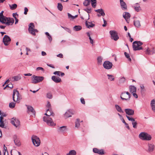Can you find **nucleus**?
Returning a JSON list of instances; mask_svg holds the SVG:
<instances>
[{"label": "nucleus", "instance_id": "nucleus-53", "mask_svg": "<svg viewBox=\"0 0 155 155\" xmlns=\"http://www.w3.org/2000/svg\"><path fill=\"white\" fill-rule=\"evenodd\" d=\"M126 117L129 120L131 121H134V119L133 118L130 117L127 115H126Z\"/></svg>", "mask_w": 155, "mask_h": 155}, {"label": "nucleus", "instance_id": "nucleus-23", "mask_svg": "<svg viewBox=\"0 0 155 155\" xmlns=\"http://www.w3.org/2000/svg\"><path fill=\"white\" fill-rule=\"evenodd\" d=\"M150 105L152 110L154 112H155V100L153 99L151 101L150 103Z\"/></svg>", "mask_w": 155, "mask_h": 155}, {"label": "nucleus", "instance_id": "nucleus-16", "mask_svg": "<svg viewBox=\"0 0 155 155\" xmlns=\"http://www.w3.org/2000/svg\"><path fill=\"white\" fill-rule=\"evenodd\" d=\"M124 110L127 114L133 115L134 114V111L131 109H125Z\"/></svg>", "mask_w": 155, "mask_h": 155}, {"label": "nucleus", "instance_id": "nucleus-8", "mask_svg": "<svg viewBox=\"0 0 155 155\" xmlns=\"http://www.w3.org/2000/svg\"><path fill=\"white\" fill-rule=\"evenodd\" d=\"M104 68L106 69H110L112 68V63L109 61H105L103 64Z\"/></svg>", "mask_w": 155, "mask_h": 155}, {"label": "nucleus", "instance_id": "nucleus-3", "mask_svg": "<svg viewBox=\"0 0 155 155\" xmlns=\"http://www.w3.org/2000/svg\"><path fill=\"white\" fill-rule=\"evenodd\" d=\"M143 45V43L140 41H135L133 43V48L134 51L140 50L143 49V48L140 47Z\"/></svg>", "mask_w": 155, "mask_h": 155}, {"label": "nucleus", "instance_id": "nucleus-56", "mask_svg": "<svg viewBox=\"0 0 155 155\" xmlns=\"http://www.w3.org/2000/svg\"><path fill=\"white\" fill-rule=\"evenodd\" d=\"M36 70L37 71H39V70H41V71H44V68L42 67H37L36 69Z\"/></svg>", "mask_w": 155, "mask_h": 155}, {"label": "nucleus", "instance_id": "nucleus-62", "mask_svg": "<svg viewBox=\"0 0 155 155\" xmlns=\"http://www.w3.org/2000/svg\"><path fill=\"white\" fill-rule=\"evenodd\" d=\"M140 87L141 90V91H144V86L143 85H140Z\"/></svg>", "mask_w": 155, "mask_h": 155}, {"label": "nucleus", "instance_id": "nucleus-36", "mask_svg": "<svg viewBox=\"0 0 155 155\" xmlns=\"http://www.w3.org/2000/svg\"><path fill=\"white\" fill-rule=\"evenodd\" d=\"M45 35L47 36V37L49 40L50 43H51L52 40L51 36L49 34L48 32H46L45 33Z\"/></svg>", "mask_w": 155, "mask_h": 155}, {"label": "nucleus", "instance_id": "nucleus-10", "mask_svg": "<svg viewBox=\"0 0 155 155\" xmlns=\"http://www.w3.org/2000/svg\"><path fill=\"white\" fill-rule=\"evenodd\" d=\"M11 41L10 38L7 35H5L3 38V42L5 46L8 45Z\"/></svg>", "mask_w": 155, "mask_h": 155}, {"label": "nucleus", "instance_id": "nucleus-9", "mask_svg": "<svg viewBox=\"0 0 155 155\" xmlns=\"http://www.w3.org/2000/svg\"><path fill=\"white\" fill-rule=\"evenodd\" d=\"M110 33L112 39L114 41H117L119 38L117 32L115 31L111 30L110 31Z\"/></svg>", "mask_w": 155, "mask_h": 155}, {"label": "nucleus", "instance_id": "nucleus-49", "mask_svg": "<svg viewBox=\"0 0 155 155\" xmlns=\"http://www.w3.org/2000/svg\"><path fill=\"white\" fill-rule=\"evenodd\" d=\"M0 127H1L2 128H6V126H4V124L3 120L2 121H0Z\"/></svg>", "mask_w": 155, "mask_h": 155}, {"label": "nucleus", "instance_id": "nucleus-60", "mask_svg": "<svg viewBox=\"0 0 155 155\" xmlns=\"http://www.w3.org/2000/svg\"><path fill=\"white\" fill-rule=\"evenodd\" d=\"M47 107L48 108H51V105L49 102H48L47 105Z\"/></svg>", "mask_w": 155, "mask_h": 155}, {"label": "nucleus", "instance_id": "nucleus-4", "mask_svg": "<svg viewBox=\"0 0 155 155\" xmlns=\"http://www.w3.org/2000/svg\"><path fill=\"white\" fill-rule=\"evenodd\" d=\"M35 26L34 24L33 23H31L28 25V31L30 33L33 35H35V32H38V30L35 29Z\"/></svg>", "mask_w": 155, "mask_h": 155}, {"label": "nucleus", "instance_id": "nucleus-57", "mask_svg": "<svg viewBox=\"0 0 155 155\" xmlns=\"http://www.w3.org/2000/svg\"><path fill=\"white\" fill-rule=\"evenodd\" d=\"M12 15L13 17L15 18V19L17 18L18 17V15L16 13H13Z\"/></svg>", "mask_w": 155, "mask_h": 155}, {"label": "nucleus", "instance_id": "nucleus-63", "mask_svg": "<svg viewBox=\"0 0 155 155\" xmlns=\"http://www.w3.org/2000/svg\"><path fill=\"white\" fill-rule=\"evenodd\" d=\"M57 56L58 57H59L60 58H63V55L62 54H58Z\"/></svg>", "mask_w": 155, "mask_h": 155}, {"label": "nucleus", "instance_id": "nucleus-18", "mask_svg": "<svg viewBox=\"0 0 155 155\" xmlns=\"http://www.w3.org/2000/svg\"><path fill=\"white\" fill-rule=\"evenodd\" d=\"M129 89L130 93L136 92L137 91L136 87L134 85H130L129 86Z\"/></svg>", "mask_w": 155, "mask_h": 155}, {"label": "nucleus", "instance_id": "nucleus-12", "mask_svg": "<svg viewBox=\"0 0 155 155\" xmlns=\"http://www.w3.org/2000/svg\"><path fill=\"white\" fill-rule=\"evenodd\" d=\"M12 119L11 122V124L16 128L20 126V122L18 120L16 119H14V118H12Z\"/></svg>", "mask_w": 155, "mask_h": 155}, {"label": "nucleus", "instance_id": "nucleus-21", "mask_svg": "<svg viewBox=\"0 0 155 155\" xmlns=\"http://www.w3.org/2000/svg\"><path fill=\"white\" fill-rule=\"evenodd\" d=\"M95 11L96 12H97V15L98 17H100L101 16H104L105 15V13L103 11V10Z\"/></svg>", "mask_w": 155, "mask_h": 155}, {"label": "nucleus", "instance_id": "nucleus-52", "mask_svg": "<svg viewBox=\"0 0 155 155\" xmlns=\"http://www.w3.org/2000/svg\"><path fill=\"white\" fill-rule=\"evenodd\" d=\"M47 97L49 99H51L52 98V95L51 93H48L47 94Z\"/></svg>", "mask_w": 155, "mask_h": 155}, {"label": "nucleus", "instance_id": "nucleus-64", "mask_svg": "<svg viewBox=\"0 0 155 155\" xmlns=\"http://www.w3.org/2000/svg\"><path fill=\"white\" fill-rule=\"evenodd\" d=\"M0 115L2 117H5L6 116V114L4 113H2L0 114Z\"/></svg>", "mask_w": 155, "mask_h": 155}, {"label": "nucleus", "instance_id": "nucleus-45", "mask_svg": "<svg viewBox=\"0 0 155 155\" xmlns=\"http://www.w3.org/2000/svg\"><path fill=\"white\" fill-rule=\"evenodd\" d=\"M15 103L14 102H12L9 104V106L11 108H13L15 107Z\"/></svg>", "mask_w": 155, "mask_h": 155}, {"label": "nucleus", "instance_id": "nucleus-44", "mask_svg": "<svg viewBox=\"0 0 155 155\" xmlns=\"http://www.w3.org/2000/svg\"><path fill=\"white\" fill-rule=\"evenodd\" d=\"M125 78L124 77H123L120 78L119 81V83H123L125 81Z\"/></svg>", "mask_w": 155, "mask_h": 155}, {"label": "nucleus", "instance_id": "nucleus-33", "mask_svg": "<svg viewBox=\"0 0 155 155\" xmlns=\"http://www.w3.org/2000/svg\"><path fill=\"white\" fill-rule=\"evenodd\" d=\"M76 152L74 150H70L68 153L66 154L67 155H76Z\"/></svg>", "mask_w": 155, "mask_h": 155}, {"label": "nucleus", "instance_id": "nucleus-51", "mask_svg": "<svg viewBox=\"0 0 155 155\" xmlns=\"http://www.w3.org/2000/svg\"><path fill=\"white\" fill-rule=\"evenodd\" d=\"M117 114H118V115L119 116L120 120H122V122L124 123H126V122H125V121L124 120L123 117L121 115H120L119 113H118Z\"/></svg>", "mask_w": 155, "mask_h": 155}, {"label": "nucleus", "instance_id": "nucleus-55", "mask_svg": "<svg viewBox=\"0 0 155 155\" xmlns=\"http://www.w3.org/2000/svg\"><path fill=\"white\" fill-rule=\"evenodd\" d=\"M7 87H9L11 88H12L13 87V85L12 84L7 85L4 88V89H5V88Z\"/></svg>", "mask_w": 155, "mask_h": 155}, {"label": "nucleus", "instance_id": "nucleus-28", "mask_svg": "<svg viewBox=\"0 0 155 155\" xmlns=\"http://www.w3.org/2000/svg\"><path fill=\"white\" fill-rule=\"evenodd\" d=\"M91 2V4L92 6L94 8L96 7L97 5L96 0H90Z\"/></svg>", "mask_w": 155, "mask_h": 155}, {"label": "nucleus", "instance_id": "nucleus-48", "mask_svg": "<svg viewBox=\"0 0 155 155\" xmlns=\"http://www.w3.org/2000/svg\"><path fill=\"white\" fill-rule=\"evenodd\" d=\"M123 97L124 98H128L127 95L125 94V92H123L120 95V97Z\"/></svg>", "mask_w": 155, "mask_h": 155}, {"label": "nucleus", "instance_id": "nucleus-17", "mask_svg": "<svg viewBox=\"0 0 155 155\" xmlns=\"http://www.w3.org/2000/svg\"><path fill=\"white\" fill-rule=\"evenodd\" d=\"M120 5L121 8L122 9H127V6L126 3L124 2L123 0H120Z\"/></svg>", "mask_w": 155, "mask_h": 155}, {"label": "nucleus", "instance_id": "nucleus-50", "mask_svg": "<svg viewBox=\"0 0 155 155\" xmlns=\"http://www.w3.org/2000/svg\"><path fill=\"white\" fill-rule=\"evenodd\" d=\"M57 7L58 10H62L63 9L62 5L61 3H58Z\"/></svg>", "mask_w": 155, "mask_h": 155}, {"label": "nucleus", "instance_id": "nucleus-22", "mask_svg": "<svg viewBox=\"0 0 155 155\" xmlns=\"http://www.w3.org/2000/svg\"><path fill=\"white\" fill-rule=\"evenodd\" d=\"M148 149L147 151L148 152H152L154 148V145L153 144H149L148 145Z\"/></svg>", "mask_w": 155, "mask_h": 155}, {"label": "nucleus", "instance_id": "nucleus-1", "mask_svg": "<svg viewBox=\"0 0 155 155\" xmlns=\"http://www.w3.org/2000/svg\"><path fill=\"white\" fill-rule=\"evenodd\" d=\"M47 113H48V117H43V120L46 122L48 125L51 127L54 126L56 125V124L54 123L51 118L49 117L50 116H54V114L52 112L51 108L47 109Z\"/></svg>", "mask_w": 155, "mask_h": 155}, {"label": "nucleus", "instance_id": "nucleus-31", "mask_svg": "<svg viewBox=\"0 0 155 155\" xmlns=\"http://www.w3.org/2000/svg\"><path fill=\"white\" fill-rule=\"evenodd\" d=\"M73 29L75 31H79L81 29L82 27L80 25H76L73 27Z\"/></svg>", "mask_w": 155, "mask_h": 155}, {"label": "nucleus", "instance_id": "nucleus-25", "mask_svg": "<svg viewBox=\"0 0 155 155\" xmlns=\"http://www.w3.org/2000/svg\"><path fill=\"white\" fill-rule=\"evenodd\" d=\"M74 114V113H73L69 110H68L65 113L64 116L65 118H67L71 117V114Z\"/></svg>", "mask_w": 155, "mask_h": 155}, {"label": "nucleus", "instance_id": "nucleus-27", "mask_svg": "<svg viewBox=\"0 0 155 155\" xmlns=\"http://www.w3.org/2000/svg\"><path fill=\"white\" fill-rule=\"evenodd\" d=\"M126 94L127 95L128 97V98H124L123 97H121V99L122 100H124L126 101H128L129 100L130 98V94L129 93V92L127 91V92H125Z\"/></svg>", "mask_w": 155, "mask_h": 155}, {"label": "nucleus", "instance_id": "nucleus-32", "mask_svg": "<svg viewBox=\"0 0 155 155\" xmlns=\"http://www.w3.org/2000/svg\"><path fill=\"white\" fill-rule=\"evenodd\" d=\"M115 107L117 110L119 112L123 113V111L121 107L118 105H115Z\"/></svg>", "mask_w": 155, "mask_h": 155}, {"label": "nucleus", "instance_id": "nucleus-40", "mask_svg": "<svg viewBox=\"0 0 155 155\" xmlns=\"http://www.w3.org/2000/svg\"><path fill=\"white\" fill-rule=\"evenodd\" d=\"M68 18L70 19V20H71V19L73 20V19L77 17L78 16V15H75L74 16H73L71 14H70V13H68Z\"/></svg>", "mask_w": 155, "mask_h": 155}, {"label": "nucleus", "instance_id": "nucleus-15", "mask_svg": "<svg viewBox=\"0 0 155 155\" xmlns=\"http://www.w3.org/2000/svg\"><path fill=\"white\" fill-rule=\"evenodd\" d=\"M93 152L94 153H97L100 155L104 154V151L103 150H99L97 148H93Z\"/></svg>", "mask_w": 155, "mask_h": 155}, {"label": "nucleus", "instance_id": "nucleus-41", "mask_svg": "<svg viewBox=\"0 0 155 155\" xmlns=\"http://www.w3.org/2000/svg\"><path fill=\"white\" fill-rule=\"evenodd\" d=\"M133 7L135 10H140V6L139 4L138 3H136L135 5H134Z\"/></svg>", "mask_w": 155, "mask_h": 155}, {"label": "nucleus", "instance_id": "nucleus-58", "mask_svg": "<svg viewBox=\"0 0 155 155\" xmlns=\"http://www.w3.org/2000/svg\"><path fill=\"white\" fill-rule=\"evenodd\" d=\"M103 20L104 21V24L102 25V26L103 27H105L106 26L107 24V22L106 21L104 20V18H103Z\"/></svg>", "mask_w": 155, "mask_h": 155}, {"label": "nucleus", "instance_id": "nucleus-35", "mask_svg": "<svg viewBox=\"0 0 155 155\" xmlns=\"http://www.w3.org/2000/svg\"><path fill=\"white\" fill-rule=\"evenodd\" d=\"M12 78L14 79V81H18L21 79V76L19 74L17 76L13 77Z\"/></svg>", "mask_w": 155, "mask_h": 155}, {"label": "nucleus", "instance_id": "nucleus-34", "mask_svg": "<svg viewBox=\"0 0 155 155\" xmlns=\"http://www.w3.org/2000/svg\"><path fill=\"white\" fill-rule=\"evenodd\" d=\"M103 58L101 56L98 57L97 58V63L99 65H101L102 64V61Z\"/></svg>", "mask_w": 155, "mask_h": 155}, {"label": "nucleus", "instance_id": "nucleus-29", "mask_svg": "<svg viewBox=\"0 0 155 155\" xmlns=\"http://www.w3.org/2000/svg\"><path fill=\"white\" fill-rule=\"evenodd\" d=\"M107 76L108 77V79L110 81H113L114 80V77L113 75L111 74H107Z\"/></svg>", "mask_w": 155, "mask_h": 155}, {"label": "nucleus", "instance_id": "nucleus-2", "mask_svg": "<svg viewBox=\"0 0 155 155\" xmlns=\"http://www.w3.org/2000/svg\"><path fill=\"white\" fill-rule=\"evenodd\" d=\"M44 79V77L33 75L32 76L31 82L34 84H36L42 81Z\"/></svg>", "mask_w": 155, "mask_h": 155}, {"label": "nucleus", "instance_id": "nucleus-37", "mask_svg": "<svg viewBox=\"0 0 155 155\" xmlns=\"http://www.w3.org/2000/svg\"><path fill=\"white\" fill-rule=\"evenodd\" d=\"M80 120L79 119H77L75 122V127L78 128L80 126Z\"/></svg>", "mask_w": 155, "mask_h": 155}, {"label": "nucleus", "instance_id": "nucleus-30", "mask_svg": "<svg viewBox=\"0 0 155 155\" xmlns=\"http://www.w3.org/2000/svg\"><path fill=\"white\" fill-rule=\"evenodd\" d=\"M134 25L136 27L138 28L140 27L141 26L140 22L138 20H134Z\"/></svg>", "mask_w": 155, "mask_h": 155}, {"label": "nucleus", "instance_id": "nucleus-38", "mask_svg": "<svg viewBox=\"0 0 155 155\" xmlns=\"http://www.w3.org/2000/svg\"><path fill=\"white\" fill-rule=\"evenodd\" d=\"M4 12L2 11V12L0 13V22H3V19L4 18L6 17L5 16L3 15V13Z\"/></svg>", "mask_w": 155, "mask_h": 155}, {"label": "nucleus", "instance_id": "nucleus-7", "mask_svg": "<svg viewBox=\"0 0 155 155\" xmlns=\"http://www.w3.org/2000/svg\"><path fill=\"white\" fill-rule=\"evenodd\" d=\"M31 140L33 144L36 146H38L40 144V141L38 137L33 135L31 137Z\"/></svg>", "mask_w": 155, "mask_h": 155}, {"label": "nucleus", "instance_id": "nucleus-61", "mask_svg": "<svg viewBox=\"0 0 155 155\" xmlns=\"http://www.w3.org/2000/svg\"><path fill=\"white\" fill-rule=\"evenodd\" d=\"M133 94V96L135 98H137L138 96L137 94H136V92H133L132 93Z\"/></svg>", "mask_w": 155, "mask_h": 155}, {"label": "nucleus", "instance_id": "nucleus-6", "mask_svg": "<svg viewBox=\"0 0 155 155\" xmlns=\"http://www.w3.org/2000/svg\"><path fill=\"white\" fill-rule=\"evenodd\" d=\"M3 22H1L3 24H5L7 25H12L14 22V19L12 18L5 17L3 19Z\"/></svg>", "mask_w": 155, "mask_h": 155}, {"label": "nucleus", "instance_id": "nucleus-20", "mask_svg": "<svg viewBox=\"0 0 155 155\" xmlns=\"http://www.w3.org/2000/svg\"><path fill=\"white\" fill-rule=\"evenodd\" d=\"M154 50L153 49L150 50L148 48L145 51V53L147 54L151 55L154 54Z\"/></svg>", "mask_w": 155, "mask_h": 155}, {"label": "nucleus", "instance_id": "nucleus-43", "mask_svg": "<svg viewBox=\"0 0 155 155\" xmlns=\"http://www.w3.org/2000/svg\"><path fill=\"white\" fill-rule=\"evenodd\" d=\"M10 8L11 9H15L17 7V5L16 4H14L12 5H9Z\"/></svg>", "mask_w": 155, "mask_h": 155}, {"label": "nucleus", "instance_id": "nucleus-46", "mask_svg": "<svg viewBox=\"0 0 155 155\" xmlns=\"http://www.w3.org/2000/svg\"><path fill=\"white\" fill-rule=\"evenodd\" d=\"M132 124L133 126V127L134 128H137V123L136 121L134 119V121H132Z\"/></svg>", "mask_w": 155, "mask_h": 155}, {"label": "nucleus", "instance_id": "nucleus-14", "mask_svg": "<svg viewBox=\"0 0 155 155\" xmlns=\"http://www.w3.org/2000/svg\"><path fill=\"white\" fill-rule=\"evenodd\" d=\"M51 79L54 82L56 83H58L60 82L61 81V79L58 77H56L55 76H53L51 77Z\"/></svg>", "mask_w": 155, "mask_h": 155}, {"label": "nucleus", "instance_id": "nucleus-54", "mask_svg": "<svg viewBox=\"0 0 155 155\" xmlns=\"http://www.w3.org/2000/svg\"><path fill=\"white\" fill-rule=\"evenodd\" d=\"M60 73L61 71H55L53 73V74L54 75L60 76Z\"/></svg>", "mask_w": 155, "mask_h": 155}, {"label": "nucleus", "instance_id": "nucleus-19", "mask_svg": "<svg viewBox=\"0 0 155 155\" xmlns=\"http://www.w3.org/2000/svg\"><path fill=\"white\" fill-rule=\"evenodd\" d=\"M85 25L87 27L89 28H92L95 26V25L92 22H89L87 21H86L85 22Z\"/></svg>", "mask_w": 155, "mask_h": 155}, {"label": "nucleus", "instance_id": "nucleus-11", "mask_svg": "<svg viewBox=\"0 0 155 155\" xmlns=\"http://www.w3.org/2000/svg\"><path fill=\"white\" fill-rule=\"evenodd\" d=\"M25 106L27 107V112L28 114L31 113L35 116V111L33 107L31 106L28 105L26 104L25 105Z\"/></svg>", "mask_w": 155, "mask_h": 155}, {"label": "nucleus", "instance_id": "nucleus-39", "mask_svg": "<svg viewBox=\"0 0 155 155\" xmlns=\"http://www.w3.org/2000/svg\"><path fill=\"white\" fill-rule=\"evenodd\" d=\"M90 0H85L83 2V4L84 6H87L90 5Z\"/></svg>", "mask_w": 155, "mask_h": 155}, {"label": "nucleus", "instance_id": "nucleus-26", "mask_svg": "<svg viewBox=\"0 0 155 155\" xmlns=\"http://www.w3.org/2000/svg\"><path fill=\"white\" fill-rule=\"evenodd\" d=\"M66 127L63 126L59 127L58 129L59 132H64L66 130Z\"/></svg>", "mask_w": 155, "mask_h": 155}, {"label": "nucleus", "instance_id": "nucleus-24", "mask_svg": "<svg viewBox=\"0 0 155 155\" xmlns=\"http://www.w3.org/2000/svg\"><path fill=\"white\" fill-rule=\"evenodd\" d=\"M130 14L128 12H125L123 14V17L126 21L130 18Z\"/></svg>", "mask_w": 155, "mask_h": 155}, {"label": "nucleus", "instance_id": "nucleus-42", "mask_svg": "<svg viewBox=\"0 0 155 155\" xmlns=\"http://www.w3.org/2000/svg\"><path fill=\"white\" fill-rule=\"evenodd\" d=\"M14 142L16 146H19L21 145V143L20 142V140L18 139L17 140H14Z\"/></svg>", "mask_w": 155, "mask_h": 155}, {"label": "nucleus", "instance_id": "nucleus-5", "mask_svg": "<svg viewBox=\"0 0 155 155\" xmlns=\"http://www.w3.org/2000/svg\"><path fill=\"white\" fill-rule=\"evenodd\" d=\"M139 137L143 140H150L151 139V136L145 132H141L139 135Z\"/></svg>", "mask_w": 155, "mask_h": 155}, {"label": "nucleus", "instance_id": "nucleus-47", "mask_svg": "<svg viewBox=\"0 0 155 155\" xmlns=\"http://www.w3.org/2000/svg\"><path fill=\"white\" fill-rule=\"evenodd\" d=\"M124 54L125 55V56L128 59V60L129 61H131V58H130V56L128 53H127L126 52H125L124 53Z\"/></svg>", "mask_w": 155, "mask_h": 155}, {"label": "nucleus", "instance_id": "nucleus-13", "mask_svg": "<svg viewBox=\"0 0 155 155\" xmlns=\"http://www.w3.org/2000/svg\"><path fill=\"white\" fill-rule=\"evenodd\" d=\"M16 96V97H17V101L18 100V98H19V92L17 90H16L14 89L13 90V96H12V98L13 101L14 102H16V101L15 100V96Z\"/></svg>", "mask_w": 155, "mask_h": 155}, {"label": "nucleus", "instance_id": "nucleus-59", "mask_svg": "<svg viewBox=\"0 0 155 155\" xmlns=\"http://www.w3.org/2000/svg\"><path fill=\"white\" fill-rule=\"evenodd\" d=\"M81 101L82 104H85V101L83 98L81 97Z\"/></svg>", "mask_w": 155, "mask_h": 155}]
</instances>
